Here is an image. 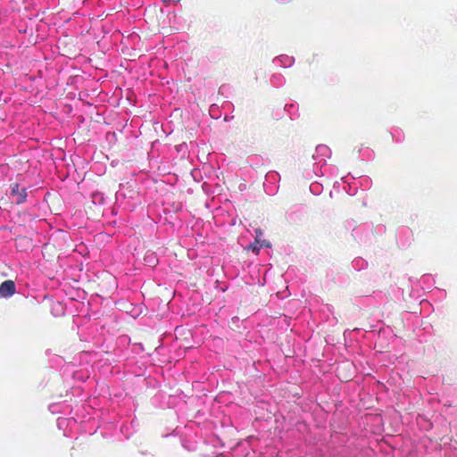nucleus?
Instances as JSON below:
<instances>
[{"label":"nucleus","instance_id":"24","mask_svg":"<svg viewBox=\"0 0 457 457\" xmlns=\"http://www.w3.org/2000/svg\"><path fill=\"white\" fill-rule=\"evenodd\" d=\"M62 422H65L64 419H58V426H61Z\"/></svg>","mask_w":457,"mask_h":457},{"label":"nucleus","instance_id":"15","mask_svg":"<svg viewBox=\"0 0 457 457\" xmlns=\"http://www.w3.org/2000/svg\"><path fill=\"white\" fill-rule=\"evenodd\" d=\"M259 244L260 243H257V241L255 240L254 243L251 244L250 246H249V249H251L253 253H255L256 254H258L259 251H260V246H259Z\"/></svg>","mask_w":457,"mask_h":457},{"label":"nucleus","instance_id":"11","mask_svg":"<svg viewBox=\"0 0 457 457\" xmlns=\"http://www.w3.org/2000/svg\"><path fill=\"white\" fill-rule=\"evenodd\" d=\"M420 282L424 289H430L435 284V279L429 274H425L421 277Z\"/></svg>","mask_w":457,"mask_h":457},{"label":"nucleus","instance_id":"2","mask_svg":"<svg viewBox=\"0 0 457 457\" xmlns=\"http://www.w3.org/2000/svg\"><path fill=\"white\" fill-rule=\"evenodd\" d=\"M115 197L117 203H120L125 209L129 211H132L140 203L138 194L129 187L125 190L122 185H120V188L116 192Z\"/></svg>","mask_w":457,"mask_h":457},{"label":"nucleus","instance_id":"9","mask_svg":"<svg viewBox=\"0 0 457 457\" xmlns=\"http://www.w3.org/2000/svg\"><path fill=\"white\" fill-rule=\"evenodd\" d=\"M285 111L288 113L291 120H295L298 117V105L296 104H286Z\"/></svg>","mask_w":457,"mask_h":457},{"label":"nucleus","instance_id":"6","mask_svg":"<svg viewBox=\"0 0 457 457\" xmlns=\"http://www.w3.org/2000/svg\"><path fill=\"white\" fill-rule=\"evenodd\" d=\"M272 62L281 67L287 68L293 66V64L295 63V58L293 56H289L287 54H280L278 56H276L272 60Z\"/></svg>","mask_w":457,"mask_h":457},{"label":"nucleus","instance_id":"28","mask_svg":"<svg viewBox=\"0 0 457 457\" xmlns=\"http://www.w3.org/2000/svg\"><path fill=\"white\" fill-rule=\"evenodd\" d=\"M339 185V183L337 181L334 183V187H337Z\"/></svg>","mask_w":457,"mask_h":457},{"label":"nucleus","instance_id":"17","mask_svg":"<svg viewBox=\"0 0 457 457\" xmlns=\"http://www.w3.org/2000/svg\"><path fill=\"white\" fill-rule=\"evenodd\" d=\"M255 234H256L255 240L257 241V243H260V239H262L263 233L261 229L258 228V229H255Z\"/></svg>","mask_w":457,"mask_h":457},{"label":"nucleus","instance_id":"5","mask_svg":"<svg viewBox=\"0 0 457 457\" xmlns=\"http://www.w3.org/2000/svg\"><path fill=\"white\" fill-rule=\"evenodd\" d=\"M16 286L12 280H5L0 285V297L9 298L15 294Z\"/></svg>","mask_w":457,"mask_h":457},{"label":"nucleus","instance_id":"14","mask_svg":"<svg viewBox=\"0 0 457 457\" xmlns=\"http://www.w3.org/2000/svg\"><path fill=\"white\" fill-rule=\"evenodd\" d=\"M345 192L350 195H354L357 193V187H353L351 185H348V187H345Z\"/></svg>","mask_w":457,"mask_h":457},{"label":"nucleus","instance_id":"16","mask_svg":"<svg viewBox=\"0 0 457 457\" xmlns=\"http://www.w3.org/2000/svg\"><path fill=\"white\" fill-rule=\"evenodd\" d=\"M259 246H260V249L262 248V247H267V248H270V243L265 239H260V244H259Z\"/></svg>","mask_w":457,"mask_h":457},{"label":"nucleus","instance_id":"22","mask_svg":"<svg viewBox=\"0 0 457 457\" xmlns=\"http://www.w3.org/2000/svg\"><path fill=\"white\" fill-rule=\"evenodd\" d=\"M232 119H233V116H228V115L225 116V118H224L225 121H229Z\"/></svg>","mask_w":457,"mask_h":457},{"label":"nucleus","instance_id":"23","mask_svg":"<svg viewBox=\"0 0 457 457\" xmlns=\"http://www.w3.org/2000/svg\"><path fill=\"white\" fill-rule=\"evenodd\" d=\"M125 430L127 431V430H128V428H127L126 426H122V427L120 428V432L124 434V433H125Z\"/></svg>","mask_w":457,"mask_h":457},{"label":"nucleus","instance_id":"20","mask_svg":"<svg viewBox=\"0 0 457 457\" xmlns=\"http://www.w3.org/2000/svg\"><path fill=\"white\" fill-rule=\"evenodd\" d=\"M227 88H228V87H227V86H225V85L221 86V87H220V89H219V93L223 95L224 93H226V89H227Z\"/></svg>","mask_w":457,"mask_h":457},{"label":"nucleus","instance_id":"26","mask_svg":"<svg viewBox=\"0 0 457 457\" xmlns=\"http://www.w3.org/2000/svg\"><path fill=\"white\" fill-rule=\"evenodd\" d=\"M277 1L279 3H287V2H290L291 0H277Z\"/></svg>","mask_w":457,"mask_h":457},{"label":"nucleus","instance_id":"29","mask_svg":"<svg viewBox=\"0 0 457 457\" xmlns=\"http://www.w3.org/2000/svg\"><path fill=\"white\" fill-rule=\"evenodd\" d=\"M342 180H343L344 182H346L345 178H342Z\"/></svg>","mask_w":457,"mask_h":457},{"label":"nucleus","instance_id":"13","mask_svg":"<svg viewBox=\"0 0 457 457\" xmlns=\"http://www.w3.org/2000/svg\"><path fill=\"white\" fill-rule=\"evenodd\" d=\"M362 189H369L371 187V179L369 177H362L360 180Z\"/></svg>","mask_w":457,"mask_h":457},{"label":"nucleus","instance_id":"12","mask_svg":"<svg viewBox=\"0 0 457 457\" xmlns=\"http://www.w3.org/2000/svg\"><path fill=\"white\" fill-rule=\"evenodd\" d=\"M322 190H323V185L321 182L315 181L310 185V191L312 192V194H313L315 195H320Z\"/></svg>","mask_w":457,"mask_h":457},{"label":"nucleus","instance_id":"4","mask_svg":"<svg viewBox=\"0 0 457 457\" xmlns=\"http://www.w3.org/2000/svg\"><path fill=\"white\" fill-rule=\"evenodd\" d=\"M10 196L16 204H24L27 201L28 193L26 187H20L18 183L10 186Z\"/></svg>","mask_w":457,"mask_h":457},{"label":"nucleus","instance_id":"19","mask_svg":"<svg viewBox=\"0 0 457 457\" xmlns=\"http://www.w3.org/2000/svg\"><path fill=\"white\" fill-rule=\"evenodd\" d=\"M227 88H228V87H227V86H225V85L221 86V87H220V89H219V93L223 95L224 93H226V89H227Z\"/></svg>","mask_w":457,"mask_h":457},{"label":"nucleus","instance_id":"27","mask_svg":"<svg viewBox=\"0 0 457 457\" xmlns=\"http://www.w3.org/2000/svg\"><path fill=\"white\" fill-rule=\"evenodd\" d=\"M131 426L134 428L136 426V421L133 420H131Z\"/></svg>","mask_w":457,"mask_h":457},{"label":"nucleus","instance_id":"25","mask_svg":"<svg viewBox=\"0 0 457 457\" xmlns=\"http://www.w3.org/2000/svg\"><path fill=\"white\" fill-rule=\"evenodd\" d=\"M54 408H55V405H50V407H49V409H50V411H51L52 412H55Z\"/></svg>","mask_w":457,"mask_h":457},{"label":"nucleus","instance_id":"10","mask_svg":"<svg viewBox=\"0 0 457 457\" xmlns=\"http://www.w3.org/2000/svg\"><path fill=\"white\" fill-rule=\"evenodd\" d=\"M393 141L401 143L404 140V133L399 128H393L390 131Z\"/></svg>","mask_w":457,"mask_h":457},{"label":"nucleus","instance_id":"8","mask_svg":"<svg viewBox=\"0 0 457 457\" xmlns=\"http://www.w3.org/2000/svg\"><path fill=\"white\" fill-rule=\"evenodd\" d=\"M352 266L355 270H362L367 268L368 262L361 257H356L352 262Z\"/></svg>","mask_w":457,"mask_h":457},{"label":"nucleus","instance_id":"1","mask_svg":"<svg viewBox=\"0 0 457 457\" xmlns=\"http://www.w3.org/2000/svg\"><path fill=\"white\" fill-rule=\"evenodd\" d=\"M331 151L328 146L325 145H319L315 153L312 155L314 160L312 171L317 177H326L328 179L336 177L338 173V169L334 165H328L326 159L329 158Z\"/></svg>","mask_w":457,"mask_h":457},{"label":"nucleus","instance_id":"21","mask_svg":"<svg viewBox=\"0 0 457 457\" xmlns=\"http://www.w3.org/2000/svg\"><path fill=\"white\" fill-rule=\"evenodd\" d=\"M165 4H169L170 2H173L174 4H178L180 2V0H162Z\"/></svg>","mask_w":457,"mask_h":457},{"label":"nucleus","instance_id":"18","mask_svg":"<svg viewBox=\"0 0 457 457\" xmlns=\"http://www.w3.org/2000/svg\"><path fill=\"white\" fill-rule=\"evenodd\" d=\"M216 110H218V107H217V105H216V104H212V105H211V107H210V112H211L212 117H213V118H215V119H218V118H219V116H218V115H214V114H212V112H213V111H216Z\"/></svg>","mask_w":457,"mask_h":457},{"label":"nucleus","instance_id":"3","mask_svg":"<svg viewBox=\"0 0 457 457\" xmlns=\"http://www.w3.org/2000/svg\"><path fill=\"white\" fill-rule=\"evenodd\" d=\"M280 180V175L274 170L269 171L265 176L263 182V188L267 195H274L278 190V182Z\"/></svg>","mask_w":457,"mask_h":457},{"label":"nucleus","instance_id":"7","mask_svg":"<svg viewBox=\"0 0 457 457\" xmlns=\"http://www.w3.org/2000/svg\"><path fill=\"white\" fill-rule=\"evenodd\" d=\"M270 83L274 87H281L286 83V79L281 73H273L270 78Z\"/></svg>","mask_w":457,"mask_h":457}]
</instances>
